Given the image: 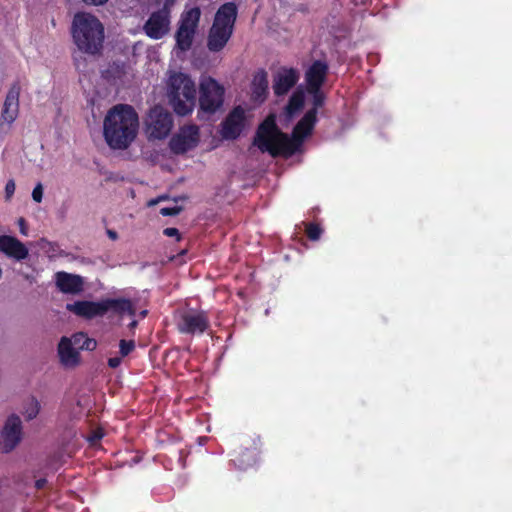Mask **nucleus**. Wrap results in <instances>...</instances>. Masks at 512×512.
Masks as SVG:
<instances>
[{"instance_id":"1","label":"nucleus","mask_w":512,"mask_h":512,"mask_svg":"<svg viewBox=\"0 0 512 512\" xmlns=\"http://www.w3.org/2000/svg\"><path fill=\"white\" fill-rule=\"evenodd\" d=\"M317 122V112L308 110L295 125L292 139L277 127L275 117L269 115L257 128L253 145L261 152H268L272 157L293 155L304 139L309 136Z\"/></svg>"},{"instance_id":"2","label":"nucleus","mask_w":512,"mask_h":512,"mask_svg":"<svg viewBox=\"0 0 512 512\" xmlns=\"http://www.w3.org/2000/svg\"><path fill=\"white\" fill-rule=\"evenodd\" d=\"M139 131V116L128 104L110 108L103 120V137L112 150H126L135 141Z\"/></svg>"},{"instance_id":"3","label":"nucleus","mask_w":512,"mask_h":512,"mask_svg":"<svg viewBox=\"0 0 512 512\" xmlns=\"http://www.w3.org/2000/svg\"><path fill=\"white\" fill-rule=\"evenodd\" d=\"M72 36L78 49L95 55L100 52L104 41V27L93 14L79 12L72 21Z\"/></svg>"},{"instance_id":"4","label":"nucleus","mask_w":512,"mask_h":512,"mask_svg":"<svg viewBox=\"0 0 512 512\" xmlns=\"http://www.w3.org/2000/svg\"><path fill=\"white\" fill-rule=\"evenodd\" d=\"M169 104L179 116L192 113L196 103V87L194 81L186 74H171L167 85Z\"/></svg>"},{"instance_id":"5","label":"nucleus","mask_w":512,"mask_h":512,"mask_svg":"<svg viewBox=\"0 0 512 512\" xmlns=\"http://www.w3.org/2000/svg\"><path fill=\"white\" fill-rule=\"evenodd\" d=\"M237 16V8L233 3L223 4L215 14L208 35L210 51H220L230 39Z\"/></svg>"},{"instance_id":"6","label":"nucleus","mask_w":512,"mask_h":512,"mask_svg":"<svg viewBox=\"0 0 512 512\" xmlns=\"http://www.w3.org/2000/svg\"><path fill=\"white\" fill-rule=\"evenodd\" d=\"M225 89L212 77L202 79L199 89L198 114L212 115L220 110L224 103Z\"/></svg>"},{"instance_id":"7","label":"nucleus","mask_w":512,"mask_h":512,"mask_svg":"<svg viewBox=\"0 0 512 512\" xmlns=\"http://www.w3.org/2000/svg\"><path fill=\"white\" fill-rule=\"evenodd\" d=\"M174 125L172 114L161 105L152 107L145 119V130L148 139L162 140L171 132Z\"/></svg>"},{"instance_id":"8","label":"nucleus","mask_w":512,"mask_h":512,"mask_svg":"<svg viewBox=\"0 0 512 512\" xmlns=\"http://www.w3.org/2000/svg\"><path fill=\"white\" fill-rule=\"evenodd\" d=\"M176 0H166L161 9L150 14L144 24L143 30L151 39H161L170 31V8Z\"/></svg>"},{"instance_id":"9","label":"nucleus","mask_w":512,"mask_h":512,"mask_svg":"<svg viewBox=\"0 0 512 512\" xmlns=\"http://www.w3.org/2000/svg\"><path fill=\"white\" fill-rule=\"evenodd\" d=\"M200 16L201 11L198 7L190 8L182 13L175 36L176 46L181 51H186L191 47Z\"/></svg>"},{"instance_id":"10","label":"nucleus","mask_w":512,"mask_h":512,"mask_svg":"<svg viewBox=\"0 0 512 512\" xmlns=\"http://www.w3.org/2000/svg\"><path fill=\"white\" fill-rule=\"evenodd\" d=\"M199 137V127L197 125H184L170 139V150L176 155H182L198 145Z\"/></svg>"},{"instance_id":"11","label":"nucleus","mask_w":512,"mask_h":512,"mask_svg":"<svg viewBox=\"0 0 512 512\" xmlns=\"http://www.w3.org/2000/svg\"><path fill=\"white\" fill-rule=\"evenodd\" d=\"M209 326V318L204 311H184L177 321V329L182 334H203Z\"/></svg>"},{"instance_id":"12","label":"nucleus","mask_w":512,"mask_h":512,"mask_svg":"<svg viewBox=\"0 0 512 512\" xmlns=\"http://www.w3.org/2000/svg\"><path fill=\"white\" fill-rule=\"evenodd\" d=\"M258 442L259 440L256 441L255 439L247 440L232 452L230 462L235 468L246 471L257 463L260 453Z\"/></svg>"},{"instance_id":"13","label":"nucleus","mask_w":512,"mask_h":512,"mask_svg":"<svg viewBox=\"0 0 512 512\" xmlns=\"http://www.w3.org/2000/svg\"><path fill=\"white\" fill-rule=\"evenodd\" d=\"M246 115L242 106L234 107L221 123V136L225 140H236L245 128Z\"/></svg>"},{"instance_id":"14","label":"nucleus","mask_w":512,"mask_h":512,"mask_svg":"<svg viewBox=\"0 0 512 512\" xmlns=\"http://www.w3.org/2000/svg\"><path fill=\"white\" fill-rule=\"evenodd\" d=\"M22 435V422L19 416L13 414L8 417L1 432V450L11 452L20 442Z\"/></svg>"},{"instance_id":"15","label":"nucleus","mask_w":512,"mask_h":512,"mask_svg":"<svg viewBox=\"0 0 512 512\" xmlns=\"http://www.w3.org/2000/svg\"><path fill=\"white\" fill-rule=\"evenodd\" d=\"M66 308L75 315L85 319H93L98 316H104L107 313V308L104 306V300L99 302L87 300L75 301L72 304H67Z\"/></svg>"},{"instance_id":"16","label":"nucleus","mask_w":512,"mask_h":512,"mask_svg":"<svg viewBox=\"0 0 512 512\" xmlns=\"http://www.w3.org/2000/svg\"><path fill=\"white\" fill-rule=\"evenodd\" d=\"M21 86L18 81L14 82L4 101L3 109L1 112V118L4 122L11 124L13 123L19 114V96Z\"/></svg>"},{"instance_id":"17","label":"nucleus","mask_w":512,"mask_h":512,"mask_svg":"<svg viewBox=\"0 0 512 512\" xmlns=\"http://www.w3.org/2000/svg\"><path fill=\"white\" fill-rule=\"evenodd\" d=\"M0 251L8 258L21 262L29 255V250L19 239L10 235L0 236Z\"/></svg>"},{"instance_id":"18","label":"nucleus","mask_w":512,"mask_h":512,"mask_svg":"<svg viewBox=\"0 0 512 512\" xmlns=\"http://www.w3.org/2000/svg\"><path fill=\"white\" fill-rule=\"evenodd\" d=\"M55 283L59 291L65 294H78L83 290L84 281L80 275L59 271L55 274Z\"/></svg>"},{"instance_id":"19","label":"nucleus","mask_w":512,"mask_h":512,"mask_svg":"<svg viewBox=\"0 0 512 512\" xmlns=\"http://www.w3.org/2000/svg\"><path fill=\"white\" fill-rule=\"evenodd\" d=\"M299 79L298 72L292 67L274 76L273 91L276 96H283L295 86Z\"/></svg>"},{"instance_id":"20","label":"nucleus","mask_w":512,"mask_h":512,"mask_svg":"<svg viewBox=\"0 0 512 512\" xmlns=\"http://www.w3.org/2000/svg\"><path fill=\"white\" fill-rule=\"evenodd\" d=\"M58 355L61 363L66 367H74L80 362L78 350L73 346L72 341L62 337L58 344Z\"/></svg>"},{"instance_id":"21","label":"nucleus","mask_w":512,"mask_h":512,"mask_svg":"<svg viewBox=\"0 0 512 512\" xmlns=\"http://www.w3.org/2000/svg\"><path fill=\"white\" fill-rule=\"evenodd\" d=\"M329 66H310L306 72V90L307 92H316L321 90L326 81Z\"/></svg>"},{"instance_id":"22","label":"nucleus","mask_w":512,"mask_h":512,"mask_svg":"<svg viewBox=\"0 0 512 512\" xmlns=\"http://www.w3.org/2000/svg\"><path fill=\"white\" fill-rule=\"evenodd\" d=\"M104 306L107 308V312L112 311L116 314L122 315L127 313L130 316H135L136 309L133 302L126 298H107L104 299Z\"/></svg>"},{"instance_id":"23","label":"nucleus","mask_w":512,"mask_h":512,"mask_svg":"<svg viewBox=\"0 0 512 512\" xmlns=\"http://www.w3.org/2000/svg\"><path fill=\"white\" fill-rule=\"evenodd\" d=\"M304 102V92L301 89H297L292 93L285 107L286 114L290 117L293 116L295 113H297L303 108Z\"/></svg>"},{"instance_id":"24","label":"nucleus","mask_w":512,"mask_h":512,"mask_svg":"<svg viewBox=\"0 0 512 512\" xmlns=\"http://www.w3.org/2000/svg\"><path fill=\"white\" fill-rule=\"evenodd\" d=\"M125 66H109V68L105 71H103V77L111 82V84L116 85V76H119L121 73L124 72Z\"/></svg>"},{"instance_id":"25","label":"nucleus","mask_w":512,"mask_h":512,"mask_svg":"<svg viewBox=\"0 0 512 512\" xmlns=\"http://www.w3.org/2000/svg\"><path fill=\"white\" fill-rule=\"evenodd\" d=\"M306 235L311 241H317L320 239L321 234L323 232L322 228L319 224L309 222L306 224Z\"/></svg>"},{"instance_id":"26","label":"nucleus","mask_w":512,"mask_h":512,"mask_svg":"<svg viewBox=\"0 0 512 512\" xmlns=\"http://www.w3.org/2000/svg\"><path fill=\"white\" fill-rule=\"evenodd\" d=\"M312 96L313 107L310 110H315L318 113V109L324 105L325 95L321 90L316 92H308Z\"/></svg>"},{"instance_id":"27","label":"nucleus","mask_w":512,"mask_h":512,"mask_svg":"<svg viewBox=\"0 0 512 512\" xmlns=\"http://www.w3.org/2000/svg\"><path fill=\"white\" fill-rule=\"evenodd\" d=\"M119 349L121 357L128 356L135 349L134 340H120Z\"/></svg>"},{"instance_id":"28","label":"nucleus","mask_w":512,"mask_h":512,"mask_svg":"<svg viewBox=\"0 0 512 512\" xmlns=\"http://www.w3.org/2000/svg\"><path fill=\"white\" fill-rule=\"evenodd\" d=\"M39 410H40V405H39L38 401L33 398L30 402L29 407L25 411V417L28 420H32L38 415Z\"/></svg>"},{"instance_id":"29","label":"nucleus","mask_w":512,"mask_h":512,"mask_svg":"<svg viewBox=\"0 0 512 512\" xmlns=\"http://www.w3.org/2000/svg\"><path fill=\"white\" fill-rule=\"evenodd\" d=\"M180 206L164 207L160 209V214L163 216H176L181 212Z\"/></svg>"},{"instance_id":"30","label":"nucleus","mask_w":512,"mask_h":512,"mask_svg":"<svg viewBox=\"0 0 512 512\" xmlns=\"http://www.w3.org/2000/svg\"><path fill=\"white\" fill-rule=\"evenodd\" d=\"M97 347V342L95 339L89 338L87 335L84 339V342L81 344V350L93 351Z\"/></svg>"},{"instance_id":"31","label":"nucleus","mask_w":512,"mask_h":512,"mask_svg":"<svg viewBox=\"0 0 512 512\" xmlns=\"http://www.w3.org/2000/svg\"><path fill=\"white\" fill-rule=\"evenodd\" d=\"M85 337V333L79 332L75 333L70 340L72 341V344L76 349H81V344L84 342Z\"/></svg>"},{"instance_id":"32","label":"nucleus","mask_w":512,"mask_h":512,"mask_svg":"<svg viewBox=\"0 0 512 512\" xmlns=\"http://www.w3.org/2000/svg\"><path fill=\"white\" fill-rule=\"evenodd\" d=\"M32 198L37 203H40L42 201V198H43V187H42L41 183H38L34 187V189L32 191Z\"/></svg>"},{"instance_id":"33","label":"nucleus","mask_w":512,"mask_h":512,"mask_svg":"<svg viewBox=\"0 0 512 512\" xmlns=\"http://www.w3.org/2000/svg\"><path fill=\"white\" fill-rule=\"evenodd\" d=\"M163 234L167 237H175L176 241H180L182 239V236L177 228L174 227H167L163 230Z\"/></svg>"},{"instance_id":"34","label":"nucleus","mask_w":512,"mask_h":512,"mask_svg":"<svg viewBox=\"0 0 512 512\" xmlns=\"http://www.w3.org/2000/svg\"><path fill=\"white\" fill-rule=\"evenodd\" d=\"M15 182L13 180H9L7 181L6 185H5V196H6V199H10L14 192H15Z\"/></svg>"},{"instance_id":"35","label":"nucleus","mask_w":512,"mask_h":512,"mask_svg":"<svg viewBox=\"0 0 512 512\" xmlns=\"http://www.w3.org/2000/svg\"><path fill=\"white\" fill-rule=\"evenodd\" d=\"M121 362H122L121 356L111 357L108 359V366L110 368L115 369L121 365Z\"/></svg>"},{"instance_id":"36","label":"nucleus","mask_w":512,"mask_h":512,"mask_svg":"<svg viewBox=\"0 0 512 512\" xmlns=\"http://www.w3.org/2000/svg\"><path fill=\"white\" fill-rule=\"evenodd\" d=\"M103 437V433L101 431H93L92 434L88 437V441L92 444H95Z\"/></svg>"},{"instance_id":"37","label":"nucleus","mask_w":512,"mask_h":512,"mask_svg":"<svg viewBox=\"0 0 512 512\" xmlns=\"http://www.w3.org/2000/svg\"><path fill=\"white\" fill-rule=\"evenodd\" d=\"M18 225H19V228H20V233L22 235H24V236H27L28 235V228H27L26 220L23 217H20L18 219Z\"/></svg>"},{"instance_id":"38","label":"nucleus","mask_w":512,"mask_h":512,"mask_svg":"<svg viewBox=\"0 0 512 512\" xmlns=\"http://www.w3.org/2000/svg\"><path fill=\"white\" fill-rule=\"evenodd\" d=\"M47 484V480L45 478H40V479H37L35 481V488L37 490H41L45 487V485Z\"/></svg>"},{"instance_id":"39","label":"nucleus","mask_w":512,"mask_h":512,"mask_svg":"<svg viewBox=\"0 0 512 512\" xmlns=\"http://www.w3.org/2000/svg\"><path fill=\"white\" fill-rule=\"evenodd\" d=\"M82 1L85 2L86 4L98 6V5L105 4L108 0H82Z\"/></svg>"},{"instance_id":"40","label":"nucleus","mask_w":512,"mask_h":512,"mask_svg":"<svg viewBox=\"0 0 512 512\" xmlns=\"http://www.w3.org/2000/svg\"><path fill=\"white\" fill-rule=\"evenodd\" d=\"M106 233L111 240L115 241L118 239V233L116 231L107 229Z\"/></svg>"},{"instance_id":"41","label":"nucleus","mask_w":512,"mask_h":512,"mask_svg":"<svg viewBox=\"0 0 512 512\" xmlns=\"http://www.w3.org/2000/svg\"><path fill=\"white\" fill-rule=\"evenodd\" d=\"M137 325V321L136 320H133L131 323H130V327H135Z\"/></svg>"},{"instance_id":"42","label":"nucleus","mask_w":512,"mask_h":512,"mask_svg":"<svg viewBox=\"0 0 512 512\" xmlns=\"http://www.w3.org/2000/svg\"><path fill=\"white\" fill-rule=\"evenodd\" d=\"M146 315H147V311H146V310H144V311H142V312H141V316H142V317H145Z\"/></svg>"},{"instance_id":"43","label":"nucleus","mask_w":512,"mask_h":512,"mask_svg":"<svg viewBox=\"0 0 512 512\" xmlns=\"http://www.w3.org/2000/svg\"><path fill=\"white\" fill-rule=\"evenodd\" d=\"M164 2H166V0H164Z\"/></svg>"}]
</instances>
